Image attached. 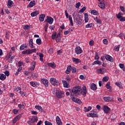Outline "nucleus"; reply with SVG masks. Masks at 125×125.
I'll use <instances>...</instances> for the list:
<instances>
[{
  "mask_svg": "<svg viewBox=\"0 0 125 125\" xmlns=\"http://www.w3.org/2000/svg\"><path fill=\"white\" fill-rule=\"evenodd\" d=\"M70 92H71V96H79L82 94L84 97L86 96L87 91L86 90V87L83 86L82 90L81 87L80 86H76L73 88V89H69Z\"/></svg>",
  "mask_w": 125,
  "mask_h": 125,
  "instance_id": "1",
  "label": "nucleus"
},
{
  "mask_svg": "<svg viewBox=\"0 0 125 125\" xmlns=\"http://www.w3.org/2000/svg\"><path fill=\"white\" fill-rule=\"evenodd\" d=\"M72 16L74 18V21L77 25H82L83 24V20L82 18L80 17L78 12H74Z\"/></svg>",
  "mask_w": 125,
  "mask_h": 125,
  "instance_id": "2",
  "label": "nucleus"
},
{
  "mask_svg": "<svg viewBox=\"0 0 125 125\" xmlns=\"http://www.w3.org/2000/svg\"><path fill=\"white\" fill-rule=\"evenodd\" d=\"M50 82L51 84L54 85V86L59 85V84H60L59 82H58L57 80H56V79L54 78H51Z\"/></svg>",
  "mask_w": 125,
  "mask_h": 125,
  "instance_id": "3",
  "label": "nucleus"
},
{
  "mask_svg": "<svg viewBox=\"0 0 125 125\" xmlns=\"http://www.w3.org/2000/svg\"><path fill=\"white\" fill-rule=\"evenodd\" d=\"M46 18L47 19L45 20L44 22H47V23H48L50 24H51L53 23L54 20L51 17L47 16Z\"/></svg>",
  "mask_w": 125,
  "mask_h": 125,
  "instance_id": "4",
  "label": "nucleus"
},
{
  "mask_svg": "<svg viewBox=\"0 0 125 125\" xmlns=\"http://www.w3.org/2000/svg\"><path fill=\"white\" fill-rule=\"evenodd\" d=\"M56 96L58 97V98H62L64 97V92L57 91L56 92Z\"/></svg>",
  "mask_w": 125,
  "mask_h": 125,
  "instance_id": "5",
  "label": "nucleus"
},
{
  "mask_svg": "<svg viewBox=\"0 0 125 125\" xmlns=\"http://www.w3.org/2000/svg\"><path fill=\"white\" fill-rule=\"evenodd\" d=\"M16 91L17 92H18L19 91V94H21V95H22V96H26L25 93H24V92L21 91V87H18L16 88Z\"/></svg>",
  "mask_w": 125,
  "mask_h": 125,
  "instance_id": "6",
  "label": "nucleus"
},
{
  "mask_svg": "<svg viewBox=\"0 0 125 125\" xmlns=\"http://www.w3.org/2000/svg\"><path fill=\"white\" fill-rule=\"evenodd\" d=\"M75 52L76 54H81V53H83V50L80 46H77L75 48Z\"/></svg>",
  "mask_w": 125,
  "mask_h": 125,
  "instance_id": "7",
  "label": "nucleus"
},
{
  "mask_svg": "<svg viewBox=\"0 0 125 125\" xmlns=\"http://www.w3.org/2000/svg\"><path fill=\"white\" fill-rule=\"evenodd\" d=\"M97 72L98 74H104V73H106L107 72V70L105 68H100L97 70Z\"/></svg>",
  "mask_w": 125,
  "mask_h": 125,
  "instance_id": "8",
  "label": "nucleus"
},
{
  "mask_svg": "<svg viewBox=\"0 0 125 125\" xmlns=\"http://www.w3.org/2000/svg\"><path fill=\"white\" fill-rule=\"evenodd\" d=\"M106 60L109 61L110 62H113L114 60H113V58L111 57V56L106 55L104 56Z\"/></svg>",
  "mask_w": 125,
  "mask_h": 125,
  "instance_id": "9",
  "label": "nucleus"
},
{
  "mask_svg": "<svg viewBox=\"0 0 125 125\" xmlns=\"http://www.w3.org/2000/svg\"><path fill=\"white\" fill-rule=\"evenodd\" d=\"M104 111L105 114H109L110 112V108L108 106L104 105Z\"/></svg>",
  "mask_w": 125,
  "mask_h": 125,
  "instance_id": "10",
  "label": "nucleus"
},
{
  "mask_svg": "<svg viewBox=\"0 0 125 125\" xmlns=\"http://www.w3.org/2000/svg\"><path fill=\"white\" fill-rule=\"evenodd\" d=\"M73 62H74L76 63V64H79V63H81L82 62V61L79 59H77L76 58H72Z\"/></svg>",
  "mask_w": 125,
  "mask_h": 125,
  "instance_id": "11",
  "label": "nucleus"
},
{
  "mask_svg": "<svg viewBox=\"0 0 125 125\" xmlns=\"http://www.w3.org/2000/svg\"><path fill=\"white\" fill-rule=\"evenodd\" d=\"M104 100L105 101V102H110L112 101V99L111 97H104Z\"/></svg>",
  "mask_w": 125,
  "mask_h": 125,
  "instance_id": "12",
  "label": "nucleus"
},
{
  "mask_svg": "<svg viewBox=\"0 0 125 125\" xmlns=\"http://www.w3.org/2000/svg\"><path fill=\"white\" fill-rule=\"evenodd\" d=\"M44 18H45V14H41L39 16V20L41 21V22H43V21H44Z\"/></svg>",
  "mask_w": 125,
  "mask_h": 125,
  "instance_id": "13",
  "label": "nucleus"
},
{
  "mask_svg": "<svg viewBox=\"0 0 125 125\" xmlns=\"http://www.w3.org/2000/svg\"><path fill=\"white\" fill-rule=\"evenodd\" d=\"M98 6H99L100 8H102V9H105V8H106V7H105V3L104 2H100L98 4Z\"/></svg>",
  "mask_w": 125,
  "mask_h": 125,
  "instance_id": "14",
  "label": "nucleus"
},
{
  "mask_svg": "<svg viewBox=\"0 0 125 125\" xmlns=\"http://www.w3.org/2000/svg\"><path fill=\"white\" fill-rule=\"evenodd\" d=\"M72 101H74V102H75L76 103H78V104H82V101H81V100H80V99H78V98H75V97H74L72 99Z\"/></svg>",
  "mask_w": 125,
  "mask_h": 125,
  "instance_id": "15",
  "label": "nucleus"
},
{
  "mask_svg": "<svg viewBox=\"0 0 125 125\" xmlns=\"http://www.w3.org/2000/svg\"><path fill=\"white\" fill-rule=\"evenodd\" d=\"M35 5H36V1H35V0H32L30 1V2L29 3V4L27 6H28V7H33V6H35Z\"/></svg>",
  "mask_w": 125,
  "mask_h": 125,
  "instance_id": "16",
  "label": "nucleus"
},
{
  "mask_svg": "<svg viewBox=\"0 0 125 125\" xmlns=\"http://www.w3.org/2000/svg\"><path fill=\"white\" fill-rule=\"evenodd\" d=\"M90 88L92 90H96V89H97V86L94 83H92L91 84Z\"/></svg>",
  "mask_w": 125,
  "mask_h": 125,
  "instance_id": "17",
  "label": "nucleus"
},
{
  "mask_svg": "<svg viewBox=\"0 0 125 125\" xmlns=\"http://www.w3.org/2000/svg\"><path fill=\"white\" fill-rule=\"evenodd\" d=\"M20 116L21 115H18L17 117H15V118H14L13 120V124H16V122H18V121H19V120H20Z\"/></svg>",
  "mask_w": 125,
  "mask_h": 125,
  "instance_id": "18",
  "label": "nucleus"
},
{
  "mask_svg": "<svg viewBox=\"0 0 125 125\" xmlns=\"http://www.w3.org/2000/svg\"><path fill=\"white\" fill-rule=\"evenodd\" d=\"M33 53L32 50L28 49L22 52V54H31Z\"/></svg>",
  "mask_w": 125,
  "mask_h": 125,
  "instance_id": "19",
  "label": "nucleus"
},
{
  "mask_svg": "<svg viewBox=\"0 0 125 125\" xmlns=\"http://www.w3.org/2000/svg\"><path fill=\"white\" fill-rule=\"evenodd\" d=\"M38 14H40V11H34L31 13L32 17H35V16H37Z\"/></svg>",
  "mask_w": 125,
  "mask_h": 125,
  "instance_id": "20",
  "label": "nucleus"
},
{
  "mask_svg": "<svg viewBox=\"0 0 125 125\" xmlns=\"http://www.w3.org/2000/svg\"><path fill=\"white\" fill-rule=\"evenodd\" d=\"M31 65L32 66H31L30 69L31 70V71H34V70H35V67H36V62H33L31 63Z\"/></svg>",
  "mask_w": 125,
  "mask_h": 125,
  "instance_id": "21",
  "label": "nucleus"
},
{
  "mask_svg": "<svg viewBox=\"0 0 125 125\" xmlns=\"http://www.w3.org/2000/svg\"><path fill=\"white\" fill-rule=\"evenodd\" d=\"M47 65L49 66V67H51V68H53L54 69L56 67V64L54 62L53 63H47Z\"/></svg>",
  "mask_w": 125,
  "mask_h": 125,
  "instance_id": "22",
  "label": "nucleus"
},
{
  "mask_svg": "<svg viewBox=\"0 0 125 125\" xmlns=\"http://www.w3.org/2000/svg\"><path fill=\"white\" fill-rule=\"evenodd\" d=\"M12 3H13V1L11 0H8L7 3V6L9 8H11L12 7Z\"/></svg>",
  "mask_w": 125,
  "mask_h": 125,
  "instance_id": "23",
  "label": "nucleus"
},
{
  "mask_svg": "<svg viewBox=\"0 0 125 125\" xmlns=\"http://www.w3.org/2000/svg\"><path fill=\"white\" fill-rule=\"evenodd\" d=\"M56 122L57 125H62V122H61V120L60 119V118H59L58 116H57L56 117Z\"/></svg>",
  "mask_w": 125,
  "mask_h": 125,
  "instance_id": "24",
  "label": "nucleus"
},
{
  "mask_svg": "<svg viewBox=\"0 0 125 125\" xmlns=\"http://www.w3.org/2000/svg\"><path fill=\"white\" fill-rule=\"evenodd\" d=\"M36 109H37L39 110V112H41V113H42V111H43V109H42V107L41 106V105H36L35 106Z\"/></svg>",
  "mask_w": 125,
  "mask_h": 125,
  "instance_id": "25",
  "label": "nucleus"
},
{
  "mask_svg": "<svg viewBox=\"0 0 125 125\" xmlns=\"http://www.w3.org/2000/svg\"><path fill=\"white\" fill-rule=\"evenodd\" d=\"M89 20V19L88 18V14L86 13L84 14V21L85 23H87Z\"/></svg>",
  "mask_w": 125,
  "mask_h": 125,
  "instance_id": "26",
  "label": "nucleus"
},
{
  "mask_svg": "<svg viewBox=\"0 0 125 125\" xmlns=\"http://www.w3.org/2000/svg\"><path fill=\"white\" fill-rule=\"evenodd\" d=\"M42 82L45 86H48V81L46 79H42Z\"/></svg>",
  "mask_w": 125,
  "mask_h": 125,
  "instance_id": "27",
  "label": "nucleus"
},
{
  "mask_svg": "<svg viewBox=\"0 0 125 125\" xmlns=\"http://www.w3.org/2000/svg\"><path fill=\"white\" fill-rule=\"evenodd\" d=\"M71 70H72V66L69 65L67 67V69L65 71L66 74H69L70 72H71Z\"/></svg>",
  "mask_w": 125,
  "mask_h": 125,
  "instance_id": "28",
  "label": "nucleus"
},
{
  "mask_svg": "<svg viewBox=\"0 0 125 125\" xmlns=\"http://www.w3.org/2000/svg\"><path fill=\"white\" fill-rule=\"evenodd\" d=\"M5 79H6V76H5V75L3 74H0V80L4 81Z\"/></svg>",
  "mask_w": 125,
  "mask_h": 125,
  "instance_id": "29",
  "label": "nucleus"
},
{
  "mask_svg": "<svg viewBox=\"0 0 125 125\" xmlns=\"http://www.w3.org/2000/svg\"><path fill=\"white\" fill-rule=\"evenodd\" d=\"M30 83L31 85H32V86H33L34 87H35V86H38V85H39L38 83L35 82H31Z\"/></svg>",
  "mask_w": 125,
  "mask_h": 125,
  "instance_id": "30",
  "label": "nucleus"
},
{
  "mask_svg": "<svg viewBox=\"0 0 125 125\" xmlns=\"http://www.w3.org/2000/svg\"><path fill=\"white\" fill-rule=\"evenodd\" d=\"M91 109H92V107L91 106H88L87 108L86 107H84V111L85 112H89V111H90V110H91Z\"/></svg>",
  "mask_w": 125,
  "mask_h": 125,
  "instance_id": "31",
  "label": "nucleus"
},
{
  "mask_svg": "<svg viewBox=\"0 0 125 125\" xmlns=\"http://www.w3.org/2000/svg\"><path fill=\"white\" fill-rule=\"evenodd\" d=\"M117 18L119 19L120 21L121 22H124V21H125V17L123 16H117Z\"/></svg>",
  "mask_w": 125,
  "mask_h": 125,
  "instance_id": "32",
  "label": "nucleus"
},
{
  "mask_svg": "<svg viewBox=\"0 0 125 125\" xmlns=\"http://www.w3.org/2000/svg\"><path fill=\"white\" fill-rule=\"evenodd\" d=\"M69 21L70 22L71 26H74V23H73V19L72 18V16L69 15L68 17Z\"/></svg>",
  "mask_w": 125,
  "mask_h": 125,
  "instance_id": "33",
  "label": "nucleus"
},
{
  "mask_svg": "<svg viewBox=\"0 0 125 125\" xmlns=\"http://www.w3.org/2000/svg\"><path fill=\"white\" fill-rule=\"evenodd\" d=\"M29 45L31 48H34V43L33 42V39L29 40Z\"/></svg>",
  "mask_w": 125,
  "mask_h": 125,
  "instance_id": "34",
  "label": "nucleus"
},
{
  "mask_svg": "<svg viewBox=\"0 0 125 125\" xmlns=\"http://www.w3.org/2000/svg\"><path fill=\"white\" fill-rule=\"evenodd\" d=\"M26 48H27V45L26 44H23L20 47V50H24Z\"/></svg>",
  "mask_w": 125,
  "mask_h": 125,
  "instance_id": "35",
  "label": "nucleus"
},
{
  "mask_svg": "<svg viewBox=\"0 0 125 125\" xmlns=\"http://www.w3.org/2000/svg\"><path fill=\"white\" fill-rule=\"evenodd\" d=\"M38 55H39L40 57V61L42 62L43 60V54L41 53H39L37 54Z\"/></svg>",
  "mask_w": 125,
  "mask_h": 125,
  "instance_id": "36",
  "label": "nucleus"
},
{
  "mask_svg": "<svg viewBox=\"0 0 125 125\" xmlns=\"http://www.w3.org/2000/svg\"><path fill=\"white\" fill-rule=\"evenodd\" d=\"M62 83H63L64 87H68V85H69V83H68L66 81L62 80Z\"/></svg>",
  "mask_w": 125,
  "mask_h": 125,
  "instance_id": "37",
  "label": "nucleus"
},
{
  "mask_svg": "<svg viewBox=\"0 0 125 125\" xmlns=\"http://www.w3.org/2000/svg\"><path fill=\"white\" fill-rule=\"evenodd\" d=\"M94 20L95 21H96L97 24H101V19H98V17H96V18L94 19Z\"/></svg>",
  "mask_w": 125,
  "mask_h": 125,
  "instance_id": "38",
  "label": "nucleus"
},
{
  "mask_svg": "<svg viewBox=\"0 0 125 125\" xmlns=\"http://www.w3.org/2000/svg\"><path fill=\"white\" fill-rule=\"evenodd\" d=\"M93 65H101V62L96 61L93 63Z\"/></svg>",
  "mask_w": 125,
  "mask_h": 125,
  "instance_id": "39",
  "label": "nucleus"
},
{
  "mask_svg": "<svg viewBox=\"0 0 125 125\" xmlns=\"http://www.w3.org/2000/svg\"><path fill=\"white\" fill-rule=\"evenodd\" d=\"M36 43H37V44L39 45H41V44H42V40H41V39H37Z\"/></svg>",
  "mask_w": 125,
  "mask_h": 125,
  "instance_id": "40",
  "label": "nucleus"
},
{
  "mask_svg": "<svg viewBox=\"0 0 125 125\" xmlns=\"http://www.w3.org/2000/svg\"><path fill=\"white\" fill-rule=\"evenodd\" d=\"M73 31V29H68V30L65 31L64 32V35H68L69 33H71Z\"/></svg>",
  "mask_w": 125,
  "mask_h": 125,
  "instance_id": "41",
  "label": "nucleus"
},
{
  "mask_svg": "<svg viewBox=\"0 0 125 125\" xmlns=\"http://www.w3.org/2000/svg\"><path fill=\"white\" fill-rule=\"evenodd\" d=\"M91 13L93 14V15H97L98 14V11L96 10H93L91 11Z\"/></svg>",
  "mask_w": 125,
  "mask_h": 125,
  "instance_id": "42",
  "label": "nucleus"
},
{
  "mask_svg": "<svg viewBox=\"0 0 125 125\" xmlns=\"http://www.w3.org/2000/svg\"><path fill=\"white\" fill-rule=\"evenodd\" d=\"M35 122H38V117L33 118L31 120V123L33 124Z\"/></svg>",
  "mask_w": 125,
  "mask_h": 125,
  "instance_id": "43",
  "label": "nucleus"
},
{
  "mask_svg": "<svg viewBox=\"0 0 125 125\" xmlns=\"http://www.w3.org/2000/svg\"><path fill=\"white\" fill-rule=\"evenodd\" d=\"M109 81V77L105 76L103 78V82H108Z\"/></svg>",
  "mask_w": 125,
  "mask_h": 125,
  "instance_id": "44",
  "label": "nucleus"
},
{
  "mask_svg": "<svg viewBox=\"0 0 125 125\" xmlns=\"http://www.w3.org/2000/svg\"><path fill=\"white\" fill-rule=\"evenodd\" d=\"M56 36H57V33L54 32L52 35V40H54L55 39V38H56Z\"/></svg>",
  "mask_w": 125,
  "mask_h": 125,
  "instance_id": "45",
  "label": "nucleus"
},
{
  "mask_svg": "<svg viewBox=\"0 0 125 125\" xmlns=\"http://www.w3.org/2000/svg\"><path fill=\"white\" fill-rule=\"evenodd\" d=\"M110 118L111 120H115L116 118H117V116H116V114H112L111 115Z\"/></svg>",
  "mask_w": 125,
  "mask_h": 125,
  "instance_id": "46",
  "label": "nucleus"
},
{
  "mask_svg": "<svg viewBox=\"0 0 125 125\" xmlns=\"http://www.w3.org/2000/svg\"><path fill=\"white\" fill-rule=\"evenodd\" d=\"M119 66L121 69H123V71H125V65L123 63H120Z\"/></svg>",
  "mask_w": 125,
  "mask_h": 125,
  "instance_id": "47",
  "label": "nucleus"
},
{
  "mask_svg": "<svg viewBox=\"0 0 125 125\" xmlns=\"http://www.w3.org/2000/svg\"><path fill=\"white\" fill-rule=\"evenodd\" d=\"M116 85H117V86H118L119 87H120V88L122 87V83H119V82H116L115 83Z\"/></svg>",
  "mask_w": 125,
  "mask_h": 125,
  "instance_id": "48",
  "label": "nucleus"
},
{
  "mask_svg": "<svg viewBox=\"0 0 125 125\" xmlns=\"http://www.w3.org/2000/svg\"><path fill=\"white\" fill-rule=\"evenodd\" d=\"M71 71L72 73L75 74L77 72V68L75 67H71Z\"/></svg>",
  "mask_w": 125,
  "mask_h": 125,
  "instance_id": "49",
  "label": "nucleus"
},
{
  "mask_svg": "<svg viewBox=\"0 0 125 125\" xmlns=\"http://www.w3.org/2000/svg\"><path fill=\"white\" fill-rule=\"evenodd\" d=\"M18 107L19 108H20V109H24V108H25V105H24V104H18Z\"/></svg>",
  "mask_w": 125,
  "mask_h": 125,
  "instance_id": "50",
  "label": "nucleus"
},
{
  "mask_svg": "<svg viewBox=\"0 0 125 125\" xmlns=\"http://www.w3.org/2000/svg\"><path fill=\"white\" fill-rule=\"evenodd\" d=\"M95 60H98L99 59V56L98 55V53H95Z\"/></svg>",
  "mask_w": 125,
  "mask_h": 125,
  "instance_id": "51",
  "label": "nucleus"
},
{
  "mask_svg": "<svg viewBox=\"0 0 125 125\" xmlns=\"http://www.w3.org/2000/svg\"><path fill=\"white\" fill-rule=\"evenodd\" d=\"M86 9V8L85 7H83L80 11L79 12H81V13H83V12H84V11Z\"/></svg>",
  "mask_w": 125,
  "mask_h": 125,
  "instance_id": "52",
  "label": "nucleus"
},
{
  "mask_svg": "<svg viewBox=\"0 0 125 125\" xmlns=\"http://www.w3.org/2000/svg\"><path fill=\"white\" fill-rule=\"evenodd\" d=\"M120 47H121V45H118L117 46H115V50L116 51H119V50H120Z\"/></svg>",
  "mask_w": 125,
  "mask_h": 125,
  "instance_id": "53",
  "label": "nucleus"
},
{
  "mask_svg": "<svg viewBox=\"0 0 125 125\" xmlns=\"http://www.w3.org/2000/svg\"><path fill=\"white\" fill-rule=\"evenodd\" d=\"M93 25V24H92V23H89L85 25V28H91V27H92Z\"/></svg>",
  "mask_w": 125,
  "mask_h": 125,
  "instance_id": "54",
  "label": "nucleus"
},
{
  "mask_svg": "<svg viewBox=\"0 0 125 125\" xmlns=\"http://www.w3.org/2000/svg\"><path fill=\"white\" fill-rule=\"evenodd\" d=\"M80 6H81V2H78L76 4L75 7L76 8H80Z\"/></svg>",
  "mask_w": 125,
  "mask_h": 125,
  "instance_id": "55",
  "label": "nucleus"
},
{
  "mask_svg": "<svg viewBox=\"0 0 125 125\" xmlns=\"http://www.w3.org/2000/svg\"><path fill=\"white\" fill-rule=\"evenodd\" d=\"M33 79H37L38 78V74L37 73H34L32 75Z\"/></svg>",
  "mask_w": 125,
  "mask_h": 125,
  "instance_id": "56",
  "label": "nucleus"
},
{
  "mask_svg": "<svg viewBox=\"0 0 125 125\" xmlns=\"http://www.w3.org/2000/svg\"><path fill=\"white\" fill-rule=\"evenodd\" d=\"M106 88H107V89H110V87H111V86H110V82H109L107 83L106 84Z\"/></svg>",
  "mask_w": 125,
  "mask_h": 125,
  "instance_id": "57",
  "label": "nucleus"
},
{
  "mask_svg": "<svg viewBox=\"0 0 125 125\" xmlns=\"http://www.w3.org/2000/svg\"><path fill=\"white\" fill-rule=\"evenodd\" d=\"M23 29L24 30H29V29H30V25H25Z\"/></svg>",
  "mask_w": 125,
  "mask_h": 125,
  "instance_id": "58",
  "label": "nucleus"
},
{
  "mask_svg": "<svg viewBox=\"0 0 125 125\" xmlns=\"http://www.w3.org/2000/svg\"><path fill=\"white\" fill-rule=\"evenodd\" d=\"M44 124H45V125H52V123L46 121H45Z\"/></svg>",
  "mask_w": 125,
  "mask_h": 125,
  "instance_id": "59",
  "label": "nucleus"
},
{
  "mask_svg": "<svg viewBox=\"0 0 125 125\" xmlns=\"http://www.w3.org/2000/svg\"><path fill=\"white\" fill-rule=\"evenodd\" d=\"M56 42H61V37H57L56 39Z\"/></svg>",
  "mask_w": 125,
  "mask_h": 125,
  "instance_id": "60",
  "label": "nucleus"
},
{
  "mask_svg": "<svg viewBox=\"0 0 125 125\" xmlns=\"http://www.w3.org/2000/svg\"><path fill=\"white\" fill-rule=\"evenodd\" d=\"M5 37L6 38V39H8L9 38V31L6 32Z\"/></svg>",
  "mask_w": 125,
  "mask_h": 125,
  "instance_id": "61",
  "label": "nucleus"
},
{
  "mask_svg": "<svg viewBox=\"0 0 125 125\" xmlns=\"http://www.w3.org/2000/svg\"><path fill=\"white\" fill-rule=\"evenodd\" d=\"M4 74H5V76H7V77H8V76H9V71L6 70L4 72Z\"/></svg>",
  "mask_w": 125,
  "mask_h": 125,
  "instance_id": "62",
  "label": "nucleus"
},
{
  "mask_svg": "<svg viewBox=\"0 0 125 125\" xmlns=\"http://www.w3.org/2000/svg\"><path fill=\"white\" fill-rule=\"evenodd\" d=\"M93 44H94V41H93V40L90 41L89 42V45H90L91 46H92Z\"/></svg>",
  "mask_w": 125,
  "mask_h": 125,
  "instance_id": "63",
  "label": "nucleus"
},
{
  "mask_svg": "<svg viewBox=\"0 0 125 125\" xmlns=\"http://www.w3.org/2000/svg\"><path fill=\"white\" fill-rule=\"evenodd\" d=\"M48 53H49V54H52V53H53V49L50 48V49L48 51Z\"/></svg>",
  "mask_w": 125,
  "mask_h": 125,
  "instance_id": "64",
  "label": "nucleus"
}]
</instances>
